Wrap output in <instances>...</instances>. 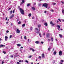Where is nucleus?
Segmentation results:
<instances>
[{
    "label": "nucleus",
    "mask_w": 64,
    "mask_h": 64,
    "mask_svg": "<svg viewBox=\"0 0 64 64\" xmlns=\"http://www.w3.org/2000/svg\"><path fill=\"white\" fill-rule=\"evenodd\" d=\"M28 16L29 17H31V14H29L28 15Z\"/></svg>",
    "instance_id": "23"
},
{
    "label": "nucleus",
    "mask_w": 64,
    "mask_h": 64,
    "mask_svg": "<svg viewBox=\"0 0 64 64\" xmlns=\"http://www.w3.org/2000/svg\"><path fill=\"white\" fill-rule=\"evenodd\" d=\"M0 41H2V39L0 38Z\"/></svg>",
    "instance_id": "62"
},
{
    "label": "nucleus",
    "mask_w": 64,
    "mask_h": 64,
    "mask_svg": "<svg viewBox=\"0 0 64 64\" xmlns=\"http://www.w3.org/2000/svg\"><path fill=\"white\" fill-rule=\"evenodd\" d=\"M17 45L18 46V47H20V46H21L22 45L20 44H17Z\"/></svg>",
    "instance_id": "11"
},
{
    "label": "nucleus",
    "mask_w": 64,
    "mask_h": 64,
    "mask_svg": "<svg viewBox=\"0 0 64 64\" xmlns=\"http://www.w3.org/2000/svg\"><path fill=\"white\" fill-rule=\"evenodd\" d=\"M42 58H45V55H44V54H42Z\"/></svg>",
    "instance_id": "7"
},
{
    "label": "nucleus",
    "mask_w": 64,
    "mask_h": 64,
    "mask_svg": "<svg viewBox=\"0 0 64 64\" xmlns=\"http://www.w3.org/2000/svg\"><path fill=\"white\" fill-rule=\"evenodd\" d=\"M19 62H22V60H19Z\"/></svg>",
    "instance_id": "47"
},
{
    "label": "nucleus",
    "mask_w": 64,
    "mask_h": 64,
    "mask_svg": "<svg viewBox=\"0 0 64 64\" xmlns=\"http://www.w3.org/2000/svg\"><path fill=\"white\" fill-rule=\"evenodd\" d=\"M25 26V24H23L22 25V27H24Z\"/></svg>",
    "instance_id": "15"
},
{
    "label": "nucleus",
    "mask_w": 64,
    "mask_h": 64,
    "mask_svg": "<svg viewBox=\"0 0 64 64\" xmlns=\"http://www.w3.org/2000/svg\"><path fill=\"white\" fill-rule=\"evenodd\" d=\"M36 2H34V5H36Z\"/></svg>",
    "instance_id": "57"
},
{
    "label": "nucleus",
    "mask_w": 64,
    "mask_h": 64,
    "mask_svg": "<svg viewBox=\"0 0 64 64\" xmlns=\"http://www.w3.org/2000/svg\"><path fill=\"white\" fill-rule=\"evenodd\" d=\"M46 36L47 37H49V34H46Z\"/></svg>",
    "instance_id": "19"
},
{
    "label": "nucleus",
    "mask_w": 64,
    "mask_h": 64,
    "mask_svg": "<svg viewBox=\"0 0 64 64\" xmlns=\"http://www.w3.org/2000/svg\"><path fill=\"white\" fill-rule=\"evenodd\" d=\"M12 35H10V38H11V37H12Z\"/></svg>",
    "instance_id": "39"
},
{
    "label": "nucleus",
    "mask_w": 64,
    "mask_h": 64,
    "mask_svg": "<svg viewBox=\"0 0 64 64\" xmlns=\"http://www.w3.org/2000/svg\"><path fill=\"white\" fill-rule=\"evenodd\" d=\"M32 19H34V17H33L32 18Z\"/></svg>",
    "instance_id": "63"
},
{
    "label": "nucleus",
    "mask_w": 64,
    "mask_h": 64,
    "mask_svg": "<svg viewBox=\"0 0 64 64\" xmlns=\"http://www.w3.org/2000/svg\"><path fill=\"white\" fill-rule=\"evenodd\" d=\"M44 13L46 14V13H47V12H46V11H45L44 12Z\"/></svg>",
    "instance_id": "48"
},
{
    "label": "nucleus",
    "mask_w": 64,
    "mask_h": 64,
    "mask_svg": "<svg viewBox=\"0 0 64 64\" xmlns=\"http://www.w3.org/2000/svg\"><path fill=\"white\" fill-rule=\"evenodd\" d=\"M59 54L60 56H61L62 55V51H60L59 52Z\"/></svg>",
    "instance_id": "4"
},
{
    "label": "nucleus",
    "mask_w": 64,
    "mask_h": 64,
    "mask_svg": "<svg viewBox=\"0 0 64 64\" xmlns=\"http://www.w3.org/2000/svg\"><path fill=\"white\" fill-rule=\"evenodd\" d=\"M4 38L5 41H7V39H8V37L6 36Z\"/></svg>",
    "instance_id": "9"
},
{
    "label": "nucleus",
    "mask_w": 64,
    "mask_h": 64,
    "mask_svg": "<svg viewBox=\"0 0 64 64\" xmlns=\"http://www.w3.org/2000/svg\"><path fill=\"white\" fill-rule=\"evenodd\" d=\"M25 62H26L27 63H28V62H28V60H25Z\"/></svg>",
    "instance_id": "25"
},
{
    "label": "nucleus",
    "mask_w": 64,
    "mask_h": 64,
    "mask_svg": "<svg viewBox=\"0 0 64 64\" xmlns=\"http://www.w3.org/2000/svg\"><path fill=\"white\" fill-rule=\"evenodd\" d=\"M59 35H60V38H62V34H59Z\"/></svg>",
    "instance_id": "16"
},
{
    "label": "nucleus",
    "mask_w": 64,
    "mask_h": 64,
    "mask_svg": "<svg viewBox=\"0 0 64 64\" xmlns=\"http://www.w3.org/2000/svg\"><path fill=\"white\" fill-rule=\"evenodd\" d=\"M61 2L62 3V4H64V2Z\"/></svg>",
    "instance_id": "50"
},
{
    "label": "nucleus",
    "mask_w": 64,
    "mask_h": 64,
    "mask_svg": "<svg viewBox=\"0 0 64 64\" xmlns=\"http://www.w3.org/2000/svg\"><path fill=\"white\" fill-rule=\"evenodd\" d=\"M22 2L23 3H24L25 2V1H24V0H22Z\"/></svg>",
    "instance_id": "26"
},
{
    "label": "nucleus",
    "mask_w": 64,
    "mask_h": 64,
    "mask_svg": "<svg viewBox=\"0 0 64 64\" xmlns=\"http://www.w3.org/2000/svg\"><path fill=\"white\" fill-rule=\"evenodd\" d=\"M11 9V8H10L9 9H8V10H10Z\"/></svg>",
    "instance_id": "58"
},
{
    "label": "nucleus",
    "mask_w": 64,
    "mask_h": 64,
    "mask_svg": "<svg viewBox=\"0 0 64 64\" xmlns=\"http://www.w3.org/2000/svg\"><path fill=\"white\" fill-rule=\"evenodd\" d=\"M13 17L12 16H10V19H11Z\"/></svg>",
    "instance_id": "38"
},
{
    "label": "nucleus",
    "mask_w": 64,
    "mask_h": 64,
    "mask_svg": "<svg viewBox=\"0 0 64 64\" xmlns=\"http://www.w3.org/2000/svg\"><path fill=\"white\" fill-rule=\"evenodd\" d=\"M38 5L39 6H41V4H40V3L38 4Z\"/></svg>",
    "instance_id": "22"
},
{
    "label": "nucleus",
    "mask_w": 64,
    "mask_h": 64,
    "mask_svg": "<svg viewBox=\"0 0 64 64\" xmlns=\"http://www.w3.org/2000/svg\"><path fill=\"white\" fill-rule=\"evenodd\" d=\"M23 48V47H22V46H21L20 47V48Z\"/></svg>",
    "instance_id": "61"
},
{
    "label": "nucleus",
    "mask_w": 64,
    "mask_h": 64,
    "mask_svg": "<svg viewBox=\"0 0 64 64\" xmlns=\"http://www.w3.org/2000/svg\"><path fill=\"white\" fill-rule=\"evenodd\" d=\"M22 4H23V2H22L21 3V4H20V5H22Z\"/></svg>",
    "instance_id": "53"
},
{
    "label": "nucleus",
    "mask_w": 64,
    "mask_h": 64,
    "mask_svg": "<svg viewBox=\"0 0 64 64\" xmlns=\"http://www.w3.org/2000/svg\"><path fill=\"white\" fill-rule=\"evenodd\" d=\"M35 30L36 31V33L37 34H39V32H40V28H39V30H38V28H35Z\"/></svg>",
    "instance_id": "2"
},
{
    "label": "nucleus",
    "mask_w": 64,
    "mask_h": 64,
    "mask_svg": "<svg viewBox=\"0 0 64 64\" xmlns=\"http://www.w3.org/2000/svg\"><path fill=\"white\" fill-rule=\"evenodd\" d=\"M21 22H18V24H21Z\"/></svg>",
    "instance_id": "31"
},
{
    "label": "nucleus",
    "mask_w": 64,
    "mask_h": 64,
    "mask_svg": "<svg viewBox=\"0 0 64 64\" xmlns=\"http://www.w3.org/2000/svg\"><path fill=\"white\" fill-rule=\"evenodd\" d=\"M3 46H4V45H0V47H3Z\"/></svg>",
    "instance_id": "36"
},
{
    "label": "nucleus",
    "mask_w": 64,
    "mask_h": 64,
    "mask_svg": "<svg viewBox=\"0 0 64 64\" xmlns=\"http://www.w3.org/2000/svg\"><path fill=\"white\" fill-rule=\"evenodd\" d=\"M43 6L44 7H45L46 8H47L48 7V4L46 3L44 4H43Z\"/></svg>",
    "instance_id": "3"
},
{
    "label": "nucleus",
    "mask_w": 64,
    "mask_h": 64,
    "mask_svg": "<svg viewBox=\"0 0 64 64\" xmlns=\"http://www.w3.org/2000/svg\"><path fill=\"white\" fill-rule=\"evenodd\" d=\"M51 11H52V12H54V10H51Z\"/></svg>",
    "instance_id": "55"
},
{
    "label": "nucleus",
    "mask_w": 64,
    "mask_h": 64,
    "mask_svg": "<svg viewBox=\"0 0 64 64\" xmlns=\"http://www.w3.org/2000/svg\"><path fill=\"white\" fill-rule=\"evenodd\" d=\"M58 20L59 21H60V22H61V20L60 19H58Z\"/></svg>",
    "instance_id": "27"
},
{
    "label": "nucleus",
    "mask_w": 64,
    "mask_h": 64,
    "mask_svg": "<svg viewBox=\"0 0 64 64\" xmlns=\"http://www.w3.org/2000/svg\"><path fill=\"white\" fill-rule=\"evenodd\" d=\"M12 11H10V14H12Z\"/></svg>",
    "instance_id": "40"
},
{
    "label": "nucleus",
    "mask_w": 64,
    "mask_h": 64,
    "mask_svg": "<svg viewBox=\"0 0 64 64\" xmlns=\"http://www.w3.org/2000/svg\"><path fill=\"white\" fill-rule=\"evenodd\" d=\"M32 50L33 52H34V51H35V50L34 49H32Z\"/></svg>",
    "instance_id": "49"
},
{
    "label": "nucleus",
    "mask_w": 64,
    "mask_h": 64,
    "mask_svg": "<svg viewBox=\"0 0 64 64\" xmlns=\"http://www.w3.org/2000/svg\"><path fill=\"white\" fill-rule=\"evenodd\" d=\"M51 49V48H48V51H50V49Z\"/></svg>",
    "instance_id": "24"
},
{
    "label": "nucleus",
    "mask_w": 64,
    "mask_h": 64,
    "mask_svg": "<svg viewBox=\"0 0 64 64\" xmlns=\"http://www.w3.org/2000/svg\"><path fill=\"white\" fill-rule=\"evenodd\" d=\"M39 35L40 36V37H42V36H41V33H39Z\"/></svg>",
    "instance_id": "20"
},
{
    "label": "nucleus",
    "mask_w": 64,
    "mask_h": 64,
    "mask_svg": "<svg viewBox=\"0 0 64 64\" xmlns=\"http://www.w3.org/2000/svg\"><path fill=\"white\" fill-rule=\"evenodd\" d=\"M32 10H35V8L34 7H32Z\"/></svg>",
    "instance_id": "13"
},
{
    "label": "nucleus",
    "mask_w": 64,
    "mask_h": 64,
    "mask_svg": "<svg viewBox=\"0 0 64 64\" xmlns=\"http://www.w3.org/2000/svg\"><path fill=\"white\" fill-rule=\"evenodd\" d=\"M35 43H36V44H39V42L38 41H36L35 42Z\"/></svg>",
    "instance_id": "14"
},
{
    "label": "nucleus",
    "mask_w": 64,
    "mask_h": 64,
    "mask_svg": "<svg viewBox=\"0 0 64 64\" xmlns=\"http://www.w3.org/2000/svg\"><path fill=\"white\" fill-rule=\"evenodd\" d=\"M10 57H11V58L13 57V55H11L10 56Z\"/></svg>",
    "instance_id": "45"
},
{
    "label": "nucleus",
    "mask_w": 64,
    "mask_h": 64,
    "mask_svg": "<svg viewBox=\"0 0 64 64\" xmlns=\"http://www.w3.org/2000/svg\"><path fill=\"white\" fill-rule=\"evenodd\" d=\"M16 64H20V63H19V62H16Z\"/></svg>",
    "instance_id": "44"
},
{
    "label": "nucleus",
    "mask_w": 64,
    "mask_h": 64,
    "mask_svg": "<svg viewBox=\"0 0 64 64\" xmlns=\"http://www.w3.org/2000/svg\"><path fill=\"white\" fill-rule=\"evenodd\" d=\"M38 59H41V57L40 56H39L38 57Z\"/></svg>",
    "instance_id": "30"
},
{
    "label": "nucleus",
    "mask_w": 64,
    "mask_h": 64,
    "mask_svg": "<svg viewBox=\"0 0 64 64\" xmlns=\"http://www.w3.org/2000/svg\"><path fill=\"white\" fill-rule=\"evenodd\" d=\"M19 9L20 10V12L21 13V14H22V15H23L24 14V10H22V8H19Z\"/></svg>",
    "instance_id": "1"
},
{
    "label": "nucleus",
    "mask_w": 64,
    "mask_h": 64,
    "mask_svg": "<svg viewBox=\"0 0 64 64\" xmlns=\"http://www.w3.org/2000/svg\"><path fill=\"white\" fill-rule=\"evenodd\" d=\"M44 25L46 26H48L47 25V22H45L44 24Z\"/></svg>",
    "instance_id": "12"
},
{
    "label": "nucleus",
    "mask_w": 64,
    "mask_h": 64,
    "mask_svg": "<svg viewBox=\"0 0 64 64\" xmlns=\"http://www.w3.org/2000/svg\"><path fill=\"white\" fill-rule=\"evenodd\" d=\"M51 40H52V41H53V40L52 38H51Z\"/></svg>",
    "instance_id": "46"
},
{
    "label": "nucleus",
    "mask_w": 64,
    "mask_h": 64,
    "mask_svg": "<svg viewBox=\"0 0 64 64\" xmlns=\"http://www.w3.org/2000/svg\"><path fill=\"white\" fill-rule=\"evenodd\" d=\"M41 44H43V43H44V42H41Z\"/></svg>",
    "instance_id": "51"
},
{
    "label": "nucleus",
    "mask_w": 64,
    "mask_h": 64,
    "mask_svg": "<svg viewBox=\"0 0 64 64\" xmlns=\"http://www.w3.org/2000/svg\"><path fill=\"white\" fill-rule=\"evenodd\" d=\"M6 33H8L9 32V31L8 30H7L6 31Z\"/></svg>",
    "instance_id": "54"
},
{
    "label": "nucleus",
    "mask_w": 64,
    "mask_h": 64,
    "mask_svg": "<svg viewBox=\"0 0 64 64\" xmlns=\"http://www.w3.org/2000/svg\"><path fill=\"white\" fill-rule=\"evenodd\" d=\"M45 33H44L43 34V35L44 36H45Z\"/></svg>",
    "instance_id": "52"
},
{
    "label": "nucleus",
    "mask_w": 64,
    "mask_h": 64,
    "mask_svg": "<svg viewBox=\"0 0 64 64\" xmlns=\"http://www.w3.org/2000/svg\"><path fill=\"white\" fill-rule=\"evenodd\" d=\"M3 52L4 54H6V52L4 51H3Z\"/></svg>",
    "instance_id": "37"
},
{
    "label": "nucleus",
    "mask_w": 64,
    "mask_h": 64,
    "mask_svg": "<svg viewBox=\"0 0 64 64\" xmlns=\"http://www.w3.org/2000/svg\"><path fill=\"white\" fill-rule=\"evenodd\" d=\"M8 18H6V20H7V19H8Z\"/></svg>",
    "instance_id": "59"
},
{
    "label": "nucleus",
    "mask_w": 64,
    "mask_h": 64,
    "mask_svg": "<svg viewBox=\"0 0 64 64\" xmlns=\"http://www.w3.org/2000/svg\"><path fill=\"white\" fill-rule=\"evenodd\" d=\"M24 38L25 40H26V39H27V38H26V36H24Z\"/></svg>",
    "instance_id": "34"
},
{
    "label": "nucleus",
    "mask_w": 64,
    "mask_h": 64,
    "mask_svg": "<svg viewBox=\"0 0 64 64\" xmlns=\"http://www.w3.org/2000/svg\"><path fill=\"white\" fill-rule=\"evenodd\" d=\"M61 61L62 62H64V60H62Z\"/></svg>",
    "instance_id": "42"
},
{
    "label": "nucleus",
    "mask_w": 64,
    "mask_h": 64,
    "mask_svg": "<svg viewBox=\"0 0 64 64\" xmlns=\"http://www.w3.org/2000/svg\"><path fill=\"white\" fill-rule=\"evenodd\" d=\"M32 57V56H30L28 57V58H30Z\"/></svg>",
    "instance_id": "32"
},
{
    "label": "nucleus",
    "mask_w": 64,
    "mask_h": 64,
    "mask_svg": "<svg viewBox=\"0 0 64 64\" xmlns=\"http://www.w3.org/2000/svg\"><path fill=\"white\" fill-rule=\"evenodd\" d=\"M10 25H11V26H12V25H13V23H11Z\"/></svg>",
    "instance_id": "41"
},
{
    "label": "nucleus",
    "mask_w": 64,
    "mask_h": 64,
    "mask_svg": "<svg viewBox=\"0 0 64 64\" xmlns=\"http://www.w3.org/2000/svg\"><path fill=\"white\" fill-rule=\"evenodd\" d=\"M15 12V10H14L13 11V12H12V13H14V12Z\"/></svg>",
    "instance_id": "33"
},
{
    "label": "nucleus",
    "mask_w": 64,
    "mask_h": 64,
    "mask_svg": "<svg viewBox=\"0 0 64 64\" xmlns=\"http://www.w3.org/2000/svg\"><path fill=\"white\" fill-rule=\"evenodd\" d=\"M57 27H58V29L59 31H60V26L58 25H57Z\"/></svg>",
    "instance_id": "6"
},
{
    "label": "nucleus",
    "mask_w": 64,
    "mask_h": 64,
    "mask_svg": "<svg viewBox=\"0 0 64 64\" xmlns=\"http://www.w3.org/2000/svg\"><path fill=\"white\" fill-rule=\"evenodd\" d=\"M28 42L29 43H30V42H31V41H29V39H28Z\"/></svg>",
    "instance_id": "29"
},
{
    "label": "nucleus",
    "mask_w": 64,
    "mask_h": 64,
    "mask_svg": "<svg viewBox=\"0 0 64 64\" xmlns=\"http://www.w3.org/2000/svg\"><path fill=\"white\" fill-rule=\"evenodd\" d=\"M20 32V31L18 28H16V33H19Z\"/></svg>",
    "instance_id": "5"
},
{
    "label": "nucleus",
    "mask_w": 64,
    "mask_h": 64,
    "mask_svg": "<svg viewBox=\"0 0 64 64\" xmlns=\"http://www.w3.org/2000/svg\"><path fill=\"white\" fill-rule=\"evenodd\" d=\"M50 24H52V26H54V25H55V24L53 23V22H52L51 21L50 22Z\"/></svg>",
    "instance_id": "8"
},
{
    "label": "nucleus",
    "mask_w": 64,
    "mask_h": 64,
    "mask_svg": "<svg viewBox=\"0 0 64 64\" xmlns=\"http://www.w3.org/2000/svg\"><path fill=\"white\" fill-rule=\"evenodd\" d=\"M38 26L39 28V27H41V25H40V24H39V25H38Z\"/></svg>",
    "instance_id": "35"
},
{
    "label": "nucleus",
    "mask_w": 64,
    "mask_h": 64,
    "mask_svg": "<svg viewBox=\"0 0 64 64\" xmlns=\"http://www.w3.org/2000/svg\"><path fill=\"white\" fill-rule=\"evenodd\" d=\"M62 10V14H64V10Z\"/></svg>",
    "instance_id": "18"
},
{
    "label": "nucleus",
    "mask_w": 64,
    "mask_h": 64,
    "mask_svg": "<svg viewBox=\"0 0 64 64\" xmlns=\"http://www.w3.org/2000/svg\"><path fill=\"white\" fill-rule=\"evenodd\" d=\"M30 29L31 30H32V29H33V28H32V27H30Z\"/></svg>",
    "instance_id": "28"
},
{
    "label": "nucleus",
    "mask_w": 64,
    "mask_h": 64,
    "mask_svg": "<svg viewBox=\"0 0 64 64\" xmlns=\"http://www.w3.org/2000/svg\"><path fill=\"white\" fill-rule=\"evenodd\" d=\"M30 6V3L28 4L27 5V7H28V6Z\"/></svg>",
    "instance_id": "21"
},
{
    "label": "nucleus",
    "mask_w": 64,
    "mask_h": 64,
    "mask_svg": "<svg viewBox=\"0 0 64 64\" xmlns=\"http://www.w3.org/2000/svg\"><path fill=\"white\" fill-rule=\"evenodd\" d=\"M12 16L13 17H14V15H12Z\"/></svg>",
    "instance_id": "60"
},
{
    "label": "nucleus",
    "mask_w": 64,
    "mask_h": 64,
    "mask_svg": "<svg viewBox=\"0 0 64 64\" xmlns=\"http://www.w3.org/2000/svg\"><path fill=\"white\" fill-rule=\"evenodd\" d=\"M32 48H30V50H32Z\"/></svg>",
    "instance_id": "64"
},
{
    "label": "nucleus",
    "mask_w": 64,
    "mask_h": 64,
    "mask_svg": "<svg viewBox=\"0 0 64 64\" xmlns=\"http://www.w3.org/2000/svg\"><path fill=\"white\" fill-rule=\"evenodd\" d=\"M8 23V22H6V24H7Z\"/></svg>",
    "instance_id": "56"
},
{
    "label": "nucleus",
    "mask_w": 64,
    "mask_h": 64,
    "mask_svg": "<svg viewBox=\"0 0 64 64\" xmlns=\"http://www.w3.org/2000/svg\"><path fill=\"white\" fill-rule=\"evenodd\" d=\"M56 53H57V52H54V55H56Z\"/></svg>",
    "instance_id": "17"
},
{
    "label": "nucleus",
    "mask_w": 64,
    "mask_h": 64,
    "mask_svg": "<svg viewBox=\"0 0 64 64\" xmlns=\"http://www.w3.org/2000/svg\"><path fill=\"white\" fill-rule=\"evenodd\" d=\"M56 4L55 3L53 2H52V4L53 5H55Z\"/></svg>",
    "instance_id": "10"
},
{
    "label": "nucleus",
    "mask_w": 64,
    "mask_h": 64,
    "mask_svg": "<svg viewBox=\"0 0 64 64\" xmlns=\"http://www.w3.org/2000/svg\"><path fill=\"white\" fill-rule=\"evenodd\" d=\"M4 64V61H2V64Z\"/></svg>",
    "instance_id": "43"
}]
</instances>
